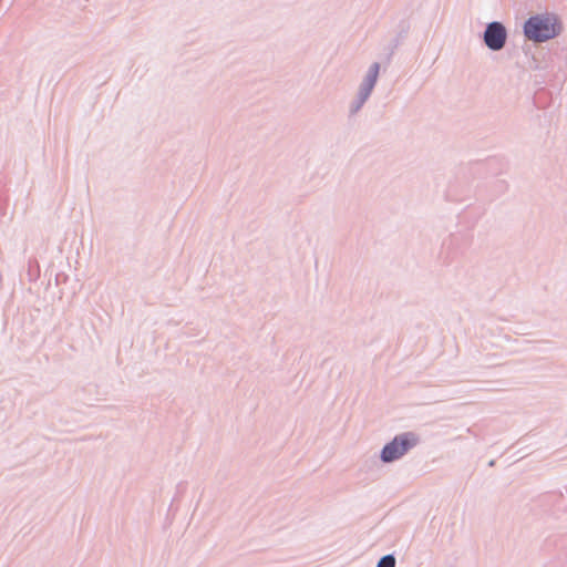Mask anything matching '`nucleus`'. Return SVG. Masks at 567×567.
<instances>
[{"label":"nucleus","mask_w":567,"mask_h":567,"mask_svg":"<svg viewBox=\"0 0 567 567\" xmlns=\"http://www.w3.org/2000/svg\"><path fill=\"white\" fill-rule=\"evenodd\" d=\"M395 566V559L393 556L388 555L381 558V560L378 564V567H394Z\"/></svg>","instance_id":"4"},{"label":"nucleus","mask_w":567,"mask_h":567,"mask_svg":"<svg viewBox=\"0 0 567 567\" xmlns=\"http://www.w3.org/2000/svg\"><path fill=\"white\" fill-rule=\"evenodd\" d=\"M378 73H379V64L378 63H374L371 69H370V90L372 89L374 82L377 81V76H378Z\"/></svg>","instance_id":"5"},{"label":"nucleus","mask_w":567,"mask_h":567,"mask_svg":"<svg viewBox=\"0 0 567 567\" xmlns=\"http://www.w3.org/2000/svg\"><path fill=\"white\" fill-rule=\"evenodd\" d=\"M416 440L411 434L399 435L391 443L384 446L381 457L384 462L398 460L405 454L409 449L414 446Z\"/></svg>","instance_id":"2"},{"label":"nucleus","mask_w":567,"mask_h":567,"mask_svg":"<svg viewBox=\"0 0 567 567\" xmlns=\"http://www.w3.org/2000/svg\"><path fill=\"white\" fill-rule=\"evenodd\" d=\"M558 29L556 18L551 16L533 17L524 27L526 37L536 42L554 38L558 33Z\"/></svg>","instance_id":"1"},{"label":"nucleus","mask_w":567,"mask_h":567,"mask_svg":"<svg viewBox=\"0 0 567 567\" xmlns=\"http://www.w3.org/2000/svg\"><path fill=\"white\" fill-rule=\"evenodd\" d=\"M484 41L489 49L501 50L506 41L505 28L499 22L489 23L484 33Z\"/></svg>","instance_id":"3"}]
</instances>
